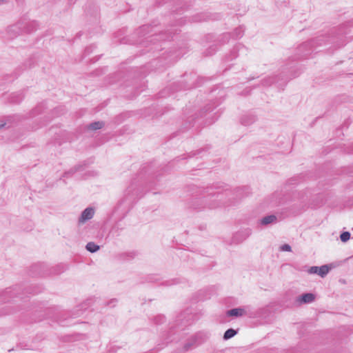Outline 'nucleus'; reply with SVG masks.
Masks as SVG:
<instances>
[{
    "label": "nucleus",
    "instance_id": "obj_5",
    "mask_svg": "<svg viewBox=\"0 0 353 353\" xmlns=\"http://www.w3.org/2000/svg\"><path fill=\"white\" fill-rule=\"evenodd\" d=\"M226 314L229 316L239 317L243 316L245 314V310L241 307L233 308L228 310Z\"/></svg>",
    "mask_w": 353,
    "mask_h": 353
},
{
    "label": "nucleus",
    "instance_id": "obj_13",
    "mask_svg": "<svg viewBox=\"0 0 353 353\" xmlns=\"http://www.w3.org/2000/svg\"><path fill=\"white\" fill-rule=\"evenodd\" d=\"M318 271H319L318 266H312L309 269L308 272L310 274H318Z\"/></svg>",
    "mask_w": 353,
    "mask_h": 353
},
{
    "label": "nucleus",
    "instance_id": "obj_8",
    "mask_svg": "<svg viewBox=\"0 0 353 353\" xmlns=\"http://www.w3.org/2000/svg\"><path fill=\"white\" fill-rule=\"evenodd\" d=\"M330 267L327 265H323L319 267L318 274L323 278L330 271Z\"/></svg>",
    "mask_w": 353,
    "mask_h": 353
},
{
    "label": "nucleus",
    "instance_id": "obj_3",
    "mask_svg": "<svg viewBox=\"0 0 353 353\" xmlns=\"http://www.w3.org/2000/svg\"><path fill=\"white\" fill-rule=\"evenodd\" d=\"M315 299V295L312 293H305L297 297V301L300 303H310Z\"/></svg>",
    "mask_w": 353,
    "mask_h": 353
},
{
    "label": "nucleus",
    "instance_id": "obj_18",
    "mask_svg": "<svg viewBox=\"0 0 353 353\" xmlns=\"http://www.w3.org/2000/svg\"><path fill=\"white\" fill-rule=\"evenodd\" d=\"M274 79L273 78H270L269 79V83H268V85H270L271 83H272L274 82Z\"/></svg>",
    "mask_w": 353,
    "mask_h": 353
},
{
    "label": "nucleus",
    "instance_id": "obj_12",
    "mask_svg": "<svg viewBox=\"0 0 353 353\" xmlns=\"http://www.w3.org/2000/svg\"><path fill=\"white\" fill-rule=\"evenodd\" d=\"M280 250L283 252H290L292 250L291 246L288 244H283L280 247Z\"/></svg>",
    "mask_w": 353,
    "mask_h": 353
},
{
    "label": "nucleus",
    "instance_id": "obj_6",
    "mask_svg": "<svg viewBox=\"0 0 353 353\" xmlns=\"http://www.w3.org/2000/svg\"><path fill=\"white\" fill-rule=\"evenodd\" d=\"M104 126V123L103 121H94L88 125V129L92 130H96L101 129Z\"/></svg>",
    "mask_w": 353,
    "mask_h": 353
},
{
    "label": "nucleus",
    "instance_id": "obj_11",
    "mask_svg": "<svg viewBox=\"0 0 353 353\" xmlns=\"http://www.w3.org/2000/svg\"><path fill=\"white\" fill-rule=\"evenodd\" d=\"M350 238V233L349 232H343L340 235V239L342 242L347 241Z\"/></svg>",
    "mask_w": 353,
    "mask_h": 353
},
{
    "label": "nucleus",
    "instance_id": "obj_19",
    "mask_svg": "<svg viewBox=\"0 0 353 353\" xmlns=\"http://www.w3.org/2000/svg\"><path fill=\"white\" fill-rule=\"evenodd\" d=\"M221 196L219 193L214 194L213 196H216V198H219Z\"/></svg>",
    "mask_w": 353,
    "mask_h": 353
},
{
    "label": "nucleus",
    "instance_id": "obj_20",
    "mask_svg": "<svg viewBox=\"0 0 353 353\" xmlns=\"http://www.w3.org/2000/svg\"><path fill=\"white\" fill-rule=\"evenodd\" d=\"M6 125V123H2L0 125V128H3L4 125Z\"/></svg>",
    "mask_w": 353,
    "mask_h": 353
},
{
    "label": "nucleus",
    "instance_id": "obj_1",
    "mask_svg": "<svg viewBox=\"0 0 353 353\" xmlns=\"http://www.w3.org/2000/svg\"><path fill=\"white\" fill-rule=\"evenodd\" d=\"M25 26L23 23L19 22L17 24H14L8 28V32L12 36H17L20 33L25 32H29L28 30H25Z\"/></svg>",
    "mask_w": 353,
    "mask_h": 353
},
{
    "label": "nucleus",
    "instance_id": "obj_16",
    "mask_svg": "<svg viewBox=\"0 0 353 353\" xmlns=\"http://www.w3.org/2000/svg\"><path fill=\"white\" fill-rule=\"evenodd\" d=\"M215 201H216V200H214V201H213V202H215ZM208 205H209V208H216V206H218V204L214 203H209V204H208Z\"/></svg>",
    "mask_w": 353,
    "mask_h": 353
},
{
    "label": "nucleus",
    "instance_id": "obj_9",
    "mask_svg": "<svg viewBox=\"0 0 353 353\" xmlns=\"http://www.w3.org/2000/svg\"><path fill=\"white\" fill-rule=\"evenodd\" d=\"M85 248L90 252L94 253L99 250V246L95 244L94 242H89L87 243Z\"/></svg>",
    "mask_w": 353,
    "mask_h": 353
},
{
    "label": "nucleus",
    "instance_id": "obj_10",
    "mask_svg": "<svg viewBox=\"0 0 353 353\" xmlns=\"http://www.w3.org/2000/svg\"><path fill=\"white\" fill-rule=\"evenodd\" d=\"M236 334H237L236 330H235L232 328H230L225 332V333L223 334V339L228 340V339L232 338L233 336H234Z\"/></svg>",
    "mask_w": 353,
    "mask_h": 353
},
{
    "label": "nucleus",
    "instance_id": "obj_17",
    "mask_svg": "<svg viewBox=\"0 0 353 353\" xmlns=\"http://www.w3.org/2000/svg\"><path fill=\"white\" fill-rule=\"evenodd\" d=\"M77 168H73V169H71L70 171H68V172H65V175H68L69 174H72V173H74L77 171Z\"/></svg>",
    "mask_w": 353,
    "mask_h": 353
},
{
    "label": "nucleus",
    "instance_id": "obj_2",
    "mask_svg": "<svg viewBox=\"0 0 353 353\" xmlns=\"http://www.w3.org/2000/svg\"><path fill=\"white\" fill-rule=\"evenodd\" d=\"M94 214V210L92 208H87L82 212L79 221L80 223H84L86 221L91 219L93 217Z\"/></svg>",
    "mask_w": 353,
    "mask_h": 353
},
{
    "label": "nucleus",
    "instance_id": "obj_15",
    "mask_svg": "<svg viewBox=\"0 0 353 353\" xmlns=\"http://www.w3.org/2000/svg\"><path fill=\"white\" fill-rule=\"evenodd\" d=\"M191 345H192V344L190 343L185 344V345L183 347L184 350L188 351L190 348Z\"/></svg>",
    "mask_w": 353,
    "mask_h": 353
},
{
    "label": "nucleus",
    "instance_id": "obj_7",
    "mask_svg": "<svg viewBox=\"0 0 353 353\" xmlns=\"http://www.w3.org/2000/svg\"><path fill=\"white\" fill-rule=\"evenodd\" d=\"M254 121V117L249 115L243 116L241 119V123L244 125H248L252 123Z\"/></svg>",
    "mask_w": 353,
    "mask_h": 353
},
{
    "label": "nucleus",
    "instance_id": "obj_4",
    "mask_svg": "<svg viewBox=\"0 0 353 353\" xmlns=\"http://www.w3.org/2000/svg\"><path fill=\"white\" fill-rule=\"evenodd\" d=\"M277 221L276 216L274 214L268 215L264 216L260 220V223L263 225H268L269 224H272L276 223Z\"/></svg>",
    "mask_w": 353,
    "mask_h": 353
},
{
    "label": "nucleus",
    "instance_id": "obj_14",
    "mask_svg": "<svg viewBox=\"0 0 353 353\" xmlns=\"http://www.w3.org/2000/svg\"><path fill=\"white\" fill-rule=\"evenodd\" d=\"M235 33L236 34L237 38H239L242 36L241 30L240 29H236Z\"/></svg>",
    "mask_w": 353,
    "mask_h": 353
}]
</instances>
